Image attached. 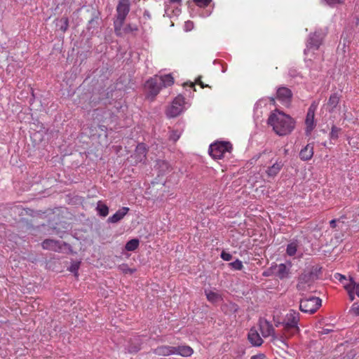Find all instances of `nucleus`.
Wrapping results in <instances>:
<instances>
[{"mask_svg": "<svg viewBox=\"0 0 359 359\" xmlns=\"http://www.w3.org/2000/svg\"><path fill=\"white\" fill-rule=\"evenodd\" d=\"M267 123L279 136L289 135L295 126V121L291 116L278 109L271 113Z\"/></svg>", "mask_w": 359, "mask_h": 359, "instance_id": "obj_1", "label": "nucleus"}, {"mask_svg": "<svg viewBox=\"0 0 359 359\" xmlns=\"http://www.w3.org/2000/svg\"><path fill=\"white\" fill-rule=\"evenodd\" d=\"M299 319V313L291 309L285 316L282 322L275 321V325L276 327L283 326L284 334L288 337H291L299 332L298 326Z\"/></svg>", "mask_w": 359, "mask_h": 359, "instance_id": "obj_2", "label": "nucleus"}, {"mask_svg": "<svg viewBox=\"0 0 359 359\" xmlns=\"http://www.w3.org/2000/svg\"><path fill=\"white\" fill-rule=\"evenodd\" d=\"M130 0H118L114 18V32L117 36L121 35L122 27L130 11Z\"/></svg>", "mask_w": 359, "mask_h": 359, "instance_id": "obj_3", "label": "nucleus"}, {"mask_svg": "<svg viewBox=\"0 0 359 359\" xmlns=\"http://www.w3.org/2000/svg\"><path fill=\"white\" fill-rule=\"evenodd\" d=\"M232 144L229 142L217 141L209 147V154L215 159H221L226 153H231Z\"/></svg>", "mask_w": 359, "mask_h": 359, "instance_id": "obj_4", "label": "nucleus"}, {"mask_svg": "<svg viewBox=\"0 0 359 359\" xmlns=\"http://www.w3.org/2000/svg\"><path fill=\"white\" fill-rule=\"evenodd\" d=\"M322 300L317 297H305L301 299L299 309L306 313H314L321 306Z\"/></svg>", "mask_w": 359, "mask_h": 359, "instance_id": "obj_5", "label": "nucleus"}, {"mask_svg": "<svg viewBox=\"0 0 359 359\" xmlns=\"http://www.w3.org/2000/svg\"><path fill=\"white\" fill-rule=\"evenodd\" d=\"M184 97L182 95L177 96L166 110L167 116L174 118L179 116L184 110Z\"/></svg>", "mask_w": 359, "mask_h": 359, "instance_id": "obj_6", "label": "nucleus"}, {"mask_svg": "<svg viewBox=\"0 0 359 359\" xmlns=\"http://www.w3.org/2000/svg\"><path fill=\"white\" fill-rule=\"evenodd\" d=\"M145 88L147 90L148 98L154 100L162 88L160 81L158 80V76L156 75L148 79L146 82Z\"/></svg>", "mask_w": 359, "mask_h": 359, "instance_id": "obj_7", "label": "nucleus"}, {"mask_svg": "<svg viewBox=\"0 0 359 359\" xmlns=\"http://www.w3.org/2000/svg\"><path fill=\"white\" fill-rule=\"evenodd\" d=\"M316 278L317 275L313 271H304L298 278V283L297 284V290L302 291L306 290L307 286H309Z\"/></svg>", "mask_w": 359, "mask_h": 359, "instance_id": "obj_8", "label": "nucleus"}, {"mask_svg": "<svg viewBox=\"0 0 359 359\" xmlns=\"http://www.w3.org/2000/svg\"><path fill=\"white\" fill-rule=\"evenodd\" d=\"M324 38V34L320 32H315L309 35L306 43V48L304 53L306 54L310 50H318L321 45Z\"/></svg>", "mask_w": 359, "mask_h": 359, "instance_id": "obj_9", "label": "nucleus"}, {"mask_svg": "<svg viewBox=\"0 0 359 359\" xmlns=\"http://www.w3.org/2000/svg\"><path fill=\"white\" fill-rule=\"evenodd\" d=\"M292 97V93L287 87L281 86L277 89L276 98L283 104L287 105L290 103Z\"/></svg>", "mask_w": 359, "mask_h": 359, "instance_id": "obj_10", "label": "nucleus"}, {"mask_svg": "<svg viewBox=\"0 0 359 359\" xmlns=\"http://www.w3.org/2000/svg\"><path fill=\"white\" fill-rule=\"evenodd\" d=\"M271 273L280 278L283 280L290 277V268L287 267L285 264H275L270 267Z\"/></svg>", "mask_w": 359, "mask_h": 359, "instance_id": "obj_11", "label": "nucleus"}, {"mask_svg": "<svg viewBox=\"0 0 359 359\" xmlns=\"http://www.w3.org/2000/svg\"><path fill=\"white\" fill-rule=\"evenodd\" d=\"M316 107L312 104L307 111L306 117L305 120V123L306 126V133H310L313 128H315V111H316Z\"/></svg>", "mask_w": 359, "mask_h": 359, "instance_id": "obj_12", "label": "nucleus"}, {"mask_svg": "<svg viewBox=\"0 0 359 359\" xmlns=\"http://www.w3.org/2000/svg\"><path fill=\"white\" fill-rule=\"evenodd\" d=\"M260 331L264 337H273V339H277L275 336V330L269 321L264 320V322H260L259 324Z\"/></svg>", "mask_w": 359, "mask_h": 359, "instance_id": "obj_13", "label": "nucleus"}, {"mask_svg": "<svg viewBox=\"0 0 359 359\" xmlns=\"http://www.w3.org/2000/svg\"><path fill=\"white\" fill-rule=\"evenodd\" d=\"M147 149L144 143H140L136 147L134 158L135 159V162H142L144 161L147 158Z\"/></svg>", "mask_w": 359, "mask_h": 359, "instance_id": "obj_14", "label": "nucleus"}, {"mask_svg": "<svg viewBox=\"0 0 359 359\" xmlns=\"http://www.w3.org/2000/svg\"><path fill=\"white\" fill-rule=\"evenodd\" d=\"M340 98L341 95L338 93H333L331 94L327 104H325L326 110L330 113H332L337 108Z\"/></svg>", "mask_w": 359, "mask_h": 359, "instance_id": "obj_15", "label": "nucleus"}, {"mask_svg": "<svg viewBox=\"0 0 359 359\" xmlns=\"http://www.w3.org/2000/svg\"><path fill=\"white\" fill-rule=\"evenodd\" d=\"M128 207H123L118 209L112 216L107 219V222L115 224L121 221L129 212Z\"/></svg>", "mask_w": 359, "mask_h": 359, "instance_id": "obj_16", "label": "nucleus"}, {"mask_svg": "<svg viewBox=\"0 0 359 359\" xmlns=\"http://www.w3.org/2000/svg\"><path fill=\"white\" fill-rule=\"evenodd\" d=\"M42 248L45 250L58 252L62 248V244L60 241L53 239H46L41 243Z\"/></svg>", "mask_w": 359, "mask_h": 359, "instance_id": "obj_17", "label": "nucleus"}, {"mask_svg": "<svg viewBox=\"0 0 359 359\" xmlns=\"http://www.w3.org/2000/svg\"><path fill=\"white\" fill-rule=\"evenodd\" d=\"M344 287L348 293L350 299L351 301L354 299V294H356V295L359 297V283H356L352 278H351L349 283L346 284Z\"/></svg>", "mask_w": 359, "mask_h": 359, "instance_id": "obj_18", "label": "nucleus"}, {"mask_svg": "<svg viewBox=\"0 0 359 359\" xmlns=\"http://www.w3.org/2000/svg\"><path fill=\"white\" fill-rule=\"evenodd\" d=\"M313 144H307L299 151V158L304 161H307L311 159L313 156Z\"/></svg>", "mask_w": 359, "mask_h": 359, "instance_id": "obj_19", "label": "nucleus"}, {"mask_svg": "<svg viewBox=\"0 0 359 359\" xmlns=\"http://www.w3.org/2000/svg\"><path fill=\"white\" fill-rule=\"evenodd\" d=\"M174 355H179L182 357H189L194 353L193 348L187 345L174 346Z\"/></svg>", "mask_w": 359, "mask_h": 359, "instance_id": "obj_20", "label": "nucleus"}, {"mask_svg": "<svg viewBox=\"0 0 359 359\" xmlns=\"http://www.w3.org/2000/svg\"><path fill=\"white\" fill-rule=\"evenodd\" d=\"M248 338L249 341L255 346H259L263 343L262 339L255 328H251L250 330Z\"/></svg>", "mask_w": 359, "mask_h": 359, "instance_id": "obj_21", "label": "nucleus"}, {"mask_svg": "<svg viewBox=\"0 0 359 359\" xmlns=\"http://www.w3.org/2000/svg\"><path fill=\"white\" fill-rule=\"evenodd\" d=\"M283 166L282 161L277 160L271 166L269 167L266 174L269 177H275L280 171Z\"/></svg>", "mask_w": 359, "mask_h": 359, "instance_id": "obj_22", "label": "nucleus"}, {"mask_svg": "<svg viewBox=\"0 0 359 359\" xmlns=\"http://www.w3.org/2000/svg\"><path fill=\"white\" fill-rule=\"evenodd\" d=\"M174 346H158L154 353L158 355L162 356H168L171 355H174Z\"/></svg>", "mask_w": 359, "mask_h": 359, "instance_id": "obj_23", "label": "nucleus"}, {"mask_svg": "<svg viewBox=\"0 0 359 359\" xmlns=\"http://www.w3.org/2000/svg\"><path fill=\"white\" fill-rule=\"evenodd\" d=\"M161 87H169L174 83V78L170 74L158 76Z\"/></svg>", "mask_w": 359, "mask_h": 359, "instance_id": "obj_24", "label": "nucleus"}, {"mask_svg": "<svg viewBox=\"0 0 359 359\" xmlns=\"http://www.w3.org/2000/svg\"><path fill=\"white\" fill-rule=\"evenodd\" d=\"M205 294L207 299L211 303H216L222 299L220 294L210 290H205Z\"/></svg>", "mask_w": 359, "mask_h": 359, "instance_id": "obj_25", "label": "nucleus"}, {"mask_svg": "<svg viewBox=\"0 0 359 359\" xmlns=\"http://www.w3.org/2000/svg\"><path fill=\"white\" fill-rule=\"evenodd\" d=\"M96 211L97 214L101 217H106L109 214V208L102 201H99L97 203Z\"/></svg>", "mask_w": 359, "mask_h": 359, "instance_id": "obj_26", "label": "nucleus"}, {"mask_svg": "<svg viewBox=\"0 0 359 359\" xmlns=\"http://www.w3.org/2000/svg\"><path fill=\"white\" fill-rule=\"evenodd\" d=\"M56 27L63 33L65 32L69 27V19L67 17H62L56 21Z\"/></svg>", "mask_w": 359, "mask_h": 359, "instance_id": "obj_27", "label": "nucleus"}, {"mask_svg": "<svg viewBox=\"0 0 359 359\" xmlns=\"http://www.w3.org/2000/svg\"><path fill=\"white\" fill-rule=\"evenodd\" d=\"M139 244V240L133 238L126 243L125 248L127 251H134L138 248Z\"/></svg>", "mask_w": 359, "mask_h": 359, "instance_id": "obj_28", "label": "nucleus"}, {"mask_svg": "<svg viewBox=\"0 0 359 359\" xmlns=\"http://www.w3.org/2000/svg\"><path fill=\"white\" fill-rule=\"evenodd\" d=\"M298 248V243L294 241L287 245L286 252L289 256H293L296 254Z\"/></svg>", "mask_w": 359, "mask_h": 359, "instance_id": "obj_29", "label": "nucleus"}, {"mask_svg": "<svg viewBox=\"0 0 359 359\" xmlns=\"http://www.w3.org/2000/svg\"><path fill=\"white\" fill-rule=\"evenodd\" d=\"M157 165L158 166L160 171L162 173H165L170 170V165L169 163L163 160H159L157 161Z\"/></svg>", "mask_w": 359, "mask_h": 359, "instance_id": "obj_30", "label": "nucleus"}, {"mask_svg": "<svg viewBox=\"0 0 359 359\" xmlns=\"http://www.w3.org/2000/svg\"><path fill=\"white\" fill-rule=\"evenodd\" d=\"M122 29L123 30L124 33L130 34V33L137 32L138 31V27L136 25L129 23V24H127L123 27V29L122 28Z\"/></svg>", "mask_w": 359, "mask_h": 359, "instance_id": "obj_31", "label": "nucleus"}, {"mask_svg": "<svg viewBox=\"0 0 359 359\" xmlns=\"http://www.w3.org/2000/svg\"><path fill=\"white\" fill-rule=\"evenodd\" d=\"M341 129L339 128L336 127L335 126H332L331 128V132L330 133V139L337 140L339 137V133Z\"/></svg>", "mask_w": 359, "mask_h": 359, "instance_id": "obj_32", "label": "nucleus"}, {"mask_svg": "<svg viewBox=\"0 0 359 359\" xmlns=\"http://www.w3.org/2000/svg\"><path fill=\"white\" fill-rule=\"evenodd\" d=\"M140 349V345L139 343H135V344H131L128 345V346L127 347V351L129 353H135L137 351H139Z\"/></svg>", "mask_w": 359, "mask_h": 359, "instance_id": "obj_33", "label": "nucleus"}, {"mask_svg": "<svg viewBox=\"0 0 359 359\" xmlns=\"http://www.w3.org/2000/svg\"><path fill=\"white\" fill-rule=\"evenodd\" d=\"M118 269L123 273H133L136 271L135 269L129 268L128 264H122L119 265Z\"/></svg>", "mask_w": 359, "mask_h": 359, "instance_id": "obj_34", "label": "nucleus"}, {"mask_svg": "<svg viewBox=\"0 0 359 359\" xmlns=\"http://www.w3.org/2000/svg\"><path fill=\"white\" fill-rule=\"evenodd\" d=\"M229 265L235 270H241L243 266L242 262L238 259L236 261L229 263Z\"/></svg>", "mask_w": 359, "mask_h": 359, "instance_id": "obj_35", "label": "nucleus"}, {"mask_svg": "<svg viewBox=\"0 0 359 359\" xmlns=\"http://www.w3.org/2000/svg\"><path fill=\"white\" fill-rule=\"evenodd\" d=\"M212 0H194V2L199 7L205 8L207 7Z\"/></svg>", "mask_w": 359, "mask_h": 359, "instance_id": "obj_36", "label": "nucleus"}, {"mask_svg": "<svg viewBox=\"0 0 359 359\" xmlns=\"http://www.w3.org/2000/svg\"><path fill=\"white\" fill-rule=\"evenodd\" d=\"M351 311L355 316H359V303H354L351 308Z\"/></svg>", "mask_w": 359, "mask_h": 359, "instance_id": "obj_37", "label": "nucleus"}, {"mask_svg": "<svg viewBox=\"0 0 359 359\" xmlns=\"http://www.w3.org/2000/svg\"><path fill=\"white\" fill-rule=\"evenodd\" d=\"M221 258L225 261H230L232 259V255L225 251H222L221 253Z\"/></svg>", "mask_w": 359, "mask_h": 359, "instance_id": "obj_38", "label": "nucleus"}, {"mask_svg": "<svg viewBox=\"0 0 359 359\" xmlns=\"http://www.w3.org/2000/svg\"><path fill=\"white\" fill-rule=\"evenodd\" d=\"M194 28V23L191 21H187L184 25L186 31H191Z\"/></svg>", "mask_w": 359, "mask_h": 359, "instance_id": "obj_39", "label": "nucleus"}, {"mask_svg": "<svg viewBox=\"0 0 359 359\" xmlns=\"http://www.w3.org/2000/svg\"><path fill=\"white\" fill-rule=\"evenodd\" d=\"M180 137V135L177 131H173L170 135V139L176 142Z\"/></svg>", "mask_w": 359, "mask_h": 359, "instance_id": "obj_40", "label": "nucleus"}, {"mask_svg": "<svg viewBox=\"0 0 359 359\" xmlns=\"http://www.w3.org/2000/svg\"><path fill=\"white\" fill-rule=\"evenodd\" d=\"M79 267V263H74L72 264V266L69 268L70 271L76 273L77 272Z\"/></svg>", "mask_w": 359, "mask_h": 359, "instance_id": "obj_41", "label": "nucleus"}, {"mask_svg": "<svg viewBox=\"0 0 359 359\" xmlns=\"http://www.w3.org/2000/svg\"><path fill=\"white\" fill-rule=\"evenodd\" d=\"M325 1L330 6L343 3L342 0H325Z\"/></svg>", "mask_w": 359, "mask_h": 359, "instance_id": "obj_42", "label": "nucleus"}, {"mask_svg": "<svg viewBox=\"0 0 359 359\" xmlns=\"http://www.w3.org/2000/svg\"><path fill=\"white\" fill-rule=\"evenodd\" d=\"M250 359H266V355L264 353H259L252 355Z\"/></svg>", "mask_w": 359, "mask_h": 359, "instance_id": "obj_43", "label": "nucleus"}, {"mask_svg": "<svg viewBox=\"0 0 359 359\" xmlns=\"http://www.w3.org/2000/svg\"><path fill=\"white\" fill-rule=\"evenodd\" d=\"M332 331V330H330V329L322 328V330L318 331V332L320 334H329L330 332H331Z\"/></svg>", "mask_w": 359, "mask_h": 359, "instance_id": "obj_44", "label": "nucleus"}, {"mask_svg": "<svg viewBox=\"0 0 359 359\" xmlns=\"http://www.w3.org/2000/svg\"><path fill=\"white\" fill-rule=\"evenodd\" d=\"M330 226L331 228L334 229L337 226V219H332L330 222Z\"/></svg>", "mask_w": 359, "mask_h": 359, "instance_id": "obj_45", "label": "nucleus"}, {"mask_svg": "<svg viewBox=\"0 0 359 359\" xmlns=\"http://www.w3.org/2000/svg\"><path fill=\"white\" fill-rule=\"evenodd\" d=\"M196 82L197 83H198L201 88H204L205 87H208V85H205L201 81V77H199L197 80H196Z\"/></svg>", "mask_w": 359, "mask_h": 359, "instance_id": "obj_46", "label": "nucleus"}, {"mask_svg": "<svg viewBox=\"0 0 359 359\" xmlns=\"http://www.w3.org/2000/svg\"><path fill=\"white\" fill-rule=\"evenodd\" d=\"M97 20H98V18H97L91 19V20L89 21V23H88V24H89V26H93V25H94V24H95V23H96V24H97Z\"/></svg>", "mask_w": 359, "mask_h": 359, "instance_id": "obj_47", "label": "nucleus"}, {"mask_svg": "<svg viewBox=\"0 0 359 359\" xmlns=\"http://www.w3.org/2000/svg\"><path fill=\"white\" fill-rule=\"evenodd\" d=\"M272 274H273V273H271V271H270V268L263 273L264 276H269Z\"/></svg>", "mask_w": 359, "mask_h": 359, "instance_id": "obj_48", "label": "nucleus"}, {"mask_svg": "<svg viewBox=\"0 0 359 359\" xmlns=\"http://www.w3.org/2000/svg\"><path fill=\"white\" fill-rule=\"evenodd\" d=\"M181 1H182V0H169V2L170 4H175L176 3V4H180L181 3Z\"/></svg>", "mask_w": 359, "mask_h": 359, "instance_id": "obj_49", "label": "nucleus"}, {"mask_svg": "<svg viewBox=\"0 0 359 359\" xmlns=\"http://www.w3.org/2000/svg\"><path fill=\"white\" fill-rule=\"evenodd\" d=\"M144 16L147 15V16L149 17V14L148 11H144Z\"/></svg>", "mask_w": 359, "mask_h": 359, "instance_id": "obj_50", "label": "nucleus"}, {"mask_svg": "<svg viewBox=\"0 0 359 359\" xmlns=\"http://www.w3.org/2000/svg\"><path fill=\"white\" fill-rule=\"evenodd\" d=\"M338 275L341 276L340 280H341V278H343V279L346 280L345 276H342V275H341V274H338Z\"/></svg>", "mask_w": 359, "mask_h": 359, "instance_id": "obj_51", "label": "nucleus"}]
</instances>
